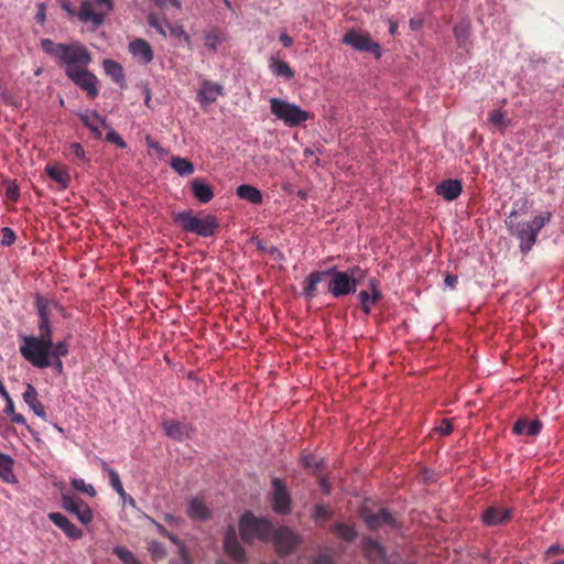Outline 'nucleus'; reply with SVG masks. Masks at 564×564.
Here are the masks:
<instances>
[{
	"instance_id": "obj_1",
	"label": "nucleus",
	"mask_w": 564,
	"mask_h": 564,
	"mask_svg": "<svg viewBox=\"0 0 564 564\" xmlns=\"http://www.w3.org/2000/svg\"><path fill=\"white\" fill-rule=\"evenodd\" d=\"M41 48L64 66L65 74L69 68L76 69L91 63L90 52L78 41L55 43L51 39H43L41 40Z\"/></svg>"
},
{
	"instance_id": "obj_2",
	"label": "nucleus",
	"mask_w": 564,
	"mask_h": 564,
	"mask_svg": "<svg viewBox=\"0 0 564 564\" xmlns=\"http://www.w3.org/2000/svg\"><path fill=\"white\" fill-rule=\"evenodd\" d=\"M61 7L70 20L77 19L95 29L101 25L113 10V0H82L78 9L69 0H61Z\"/></svg>"
},
{
	"instance_id": "obj_3",
	"label": "nucleus",
	"mask_w": 564,
	"mask_h": 564,
	"mask_svg": "<svg viewBox=\"0 0 564 564\" xmlns=\"http://www.w3.org/2000/svg\"><path fill=\"white\" fill-rule=\"evenodd\" d=\"M52 333L40 332V336H23L20 352L32 366L44 369L51 366Z\"/></svg>"
},
{
	"instance_id": "obj_4",
	"label": "nucleus",
	"mask_w": 564,
	"mask_h": 564,
	"mask_svg": "<svg viewBox=\"0 0 564 564\" xmlns=\"http://www.w3.org/2000/svg\"><path fill=\"white\" fill-rule=\"evenodd\" d=\"M551 213L546 212L535 216L531 221L509 225V229L520 241L522 252H529L536 242L538 234L551 220Z\"/></svg>"
},
{
	"instance_id": "obj_5",
	"label": "nucleus",
	"mask_w": 564,
	"mask_h": 564,
	"mask_svg": "<svg viewBox=\"0 0 564 564\" xmlns=\"http://www.w3.org/2000/svg\"><path fill=\"white\" fill-rule=\"evenodd\" d=\"M269 102L271 113L286 127H299L311 118V115L299 105L276 97L270 98Z\"/></svg>"
},
{
	"instance_id": "obj_6",
	"label": "nucleus",
	"mask_w": 564,
	"mask_h": 564,
	"mask_svg": "<svg viewBox=\"0 0 564 564\" xmlns=\"http://www.w3.org/2000/svg\"><path fill=\"white\" fill-rule=\"evenodd\" d=\"M174 220L186 232H193L200 237H212L218 228L216 217L206 215L203 218L192 212H181L174 215Z\"/></svg>"
},
{
	"instance_id": "obj_7",
	"label": "nucleus",
	"mask_w": 564,
	"mask_h": 564,
	"mask_svg": "<svg viewBox=\"0 0 564 564\" xmlns=\"http://www.w3.org/2000/svg\"><path fill=\"white\" fill-rule=\"evenodd\" d=\"M271 523L261 518H256L251 512H245L239 520L240 535L243 542L251 543L253 540L259 539L269 541L272 533Z\"/></svg>"
},
{
	"instance_id": "obj_8",
	"label": "nucleus",
	"mask_w": 564,
	"mask_h": 564,
	"mask_svg": "<svg viewBox=\"0 0 564 564\" xmlns=\"http://www.w3.org/2000/svg\"><path fill=\"white\" fill-rule=\"evenodd\" d=\"M341 42L356 51L371 53L377 59L382 56L380 44L375 42L368 32L361 33L356 30H348Z\"/></svg>"
},
{
	"instance_id": "obj_9",
	"label": "nucleus",
	"mask_w": 564,
	"mask_h": 564,
	"mask_svg": "<svg viewBox=\"0 0 564 564\" xmlns=\"http://www.w3.org/2000/svg\"><path fill=\"white\" fill-rule=\"evenodd\" d=\"M326 276H330L328 282V292L334 297L348 295L356 291V281L345 271H338L336 268L325 270Z\"/></svg>"
},
{
	"instance_id": "obj_10",
	"label": "nucleus",
	"mask_w": 564,
	"mask_h": 564,
	"mask_svg": "<svg viewBox=\"0 0 564 564\" xmlns=\"http://www.w3.org/2000/svg\"><path fill=\"white\" fill-rule=\"evenodd\" d=\"M88 66L78 67L76 69L69 68L65 74L78 88L87 94L89 99H95L98 94V78L87 69Z\"/></svg>"
},
{
	"instance_id": "obj_11",
	"label": "nucleus",
	"mask_w": 564,
	"mask_h": 564,
	"mask_svg": "<svg viewBox=\"0 0 564 564\" xmlns=\"http://www.w3.org/2000/svg\"><path fill=\"white\" fill-rule=\"evenodd\" d=\"M271 496V506L274 512L279 514L291 512V497L281 479L273 478Z\"/></svg>"
},
{
	"instance_id": "obj_12",
	"label": "nucleus",
	"mask_w": 564,
	"mask_h": 564,
	"mask_svg": "<svg viewBox=\"0 0 564 564\" xmlns=\"http://www.w3.org/2000/svg\"><path fill=\"white\" fill-rule=\"evenodd\" d=\"M270 540L273 542L276 552L283 555L291 552L300 542L299 536L288 528L272 529Z\"/></svg>"
},
{
	"instance_id": "obj_13",
	"label": "nucleus",
	"mask_w": 564,
	"mask_h": 564,
	"mask_svg": "<svg viewBox=\"0 0 564 564\" xmlns=\"http://www.w3.org/2000/svg\"><path fill=\"white\" fill-rule=\"evenodd\" d=\"M224 95V87L218 83H213L208 79H203L200 88L197 93V101L202 107L214 104L218 97Z\"/></svg>"
},
{
	"instance_id": "obj_14",
	"label": "nucleus",
	"mask_w": 564,
	"mask_h": 564,
	"mask_svg": "<svg viewBox=\"0 0 564 564\" xmlns=\"http://www.w3.org/2000/svg\"><path fill=\"white\" fill-rule=\"evenodd\" d=\"M63 507L65 510L76 516L83 524H89L93 521V511L89 506L79 500L76 501L70 497L63 496Z\"/></svg>"
},
{
	"instance_id": "obj_15",
	"label": "nucleus",
	"mask_w": 564,
	"mask_h": 564,
	"mask_svg": "<svg viewBox=\"0 0 564 564\" xmlns=\"http://www.w3.org/2000/svg\"><path fill=\"white\" fill-rule=\"evenodd\" d=\"M165 434L175 441H183L189 438L194 434L192 425L182 423L176 420H166L162 423Z\"/></svg>"
},
{
	"instance_id": "obj_16",
	"label": "nucleus",
	"mask_w": 564,
	"mask_h": 564,
	"mask_svg": "<svg viewBox=\"0 0 564 564\" xmlns=\"http://www.w3.org/2000/svg\"><path fill=\"white\" fill-rule=\"evenodd\" d=\"M224 547L228 556L232 560L237 562H242L245 560V551L237 540L236 530L232 525H229L226 531Z\"/></svg>"
},
{
	"instance_id": "obj_17",
	"label": "nucleus",
	"mask_w": 564,
	"mask_h": 564,
	"mask_svg": "<svg viewBox=\"0 0 564 564\" xmlns=\"http://www.w3.org/2000/svg\"><path fill=\"white\" fill-rule=\"evenodd\" d=\"M48 519L59 528L69 539L78 540L83 536V532L74 523H72L64 514L59 512L48 513Z\"/></svg>"
},
{
	"instance_id": "obj_18",
	"label": "nucleus",
	"mask_w": 564,
	"mask_h": 564,
	"mask_svg": "<svg viewBox=\"0 0 564 564\" xmlns=\"http://www.w3.org/2000/svg\"><path fill=\"white\" fill-rule=\"evenodd\" d=\"M435 192L445 200L456 199L463 192V184L459 180H445L437 184Z\"/></svg>"
},
{
	"instance_id": "obj_19",
	"label": "nucleus",
	"mask_w": 564,
	"mask_h": 564,
	"mask_svg": "<svg viewBox=\"0 0 564 564\" xmlns=\"http://www.w3.org/2000/svg\"><path fill=\"white\" fill-rule=\"evenodd\" d=\"M129 52L143 64H149L153 59V51L150 44L143 39H135L130 42Z\"/></svg>"
},
{
	"instance_id": "obj_20",
	"label": "nucleus",
	"mask_w": 564,
	"mask_h": 564,
	"mask_svg": "<svg viewBox=\"0 0 564 564\" xmlns=\"http://www.w3.org/2000/svg\"><path fill=\"white\" fill-rule=\"evenodd\" d=\"M23 401L28 404V406L39 417L46 420V412L44 405L39 400L37 391L35 388L28 383L25 387V391L22 394Z\"/></svg>"
},
{
	"instance_id": "obj_21",
	"label": "nucleus",
	"mask_w": 564,
	"mask_h": 564,
	"mask_svg": "<svg viewBox=\"0 0 564 564\" xmlns=\"http://www.w3.org/2000/svg\"><path fill=\"white\" fill-rule=\"evenodd\" d=\"M102 68L105 74L109 76L121 89L127 87L126 75L121 64L113 59H105L102 62Z\"/></svg>"
},
{
	"instance_id": "obj_22",
	"label": "nucleus",
	"mask_w": 564,
	"mask_h": 564,
	"mask_svg": "<svg viewBox=\"0 0 564 564\" xmlns=\"http://www.w3.org/2000/svg\"><path fill=\"white\" fill-rule=\"evenodd\" d=\"M361 516L367 527L371 530H376L382 524H394L392 516L386 509H381L377 513H368L364 511Z\"/></svg>"
},
{
	"instance_id": "obj_23",
	"label": "nucleus",
	"mask_w": 564,
	"mask_h": 564,
	"mask_svg": "<svg viewBox=\"0 0 564 564\" xmlns=\"http://www.w3.org/2000/svg\"><path fill=\"white\" fill-rule=\"evenodd\" d=\"M35 305L39 314V330L45 333H52V327L50 323V312L48 305L50 301L41 295L35 297Z\"/></svg>"
},
{
	"instance_id": "obj_24",
	"label": "nucleus",
	"mask_w": 564,
	"mask_h": 564,
	"mask_svg": "<svg viewBox=\"0 0 564 564\" xmlns=\"http://www.w3.org/2000/svg\"><path fill=\"white\" fill-rule=\"evenodd\" d=\"M203 39L208 51L215 53L227 41L228 36L226 32L212 28L204 32Z\"/></svg>"
},
{
	"instance_id": "obj_25",
	"label": "nucleus",
	"mask_w": 564,
	"mask_h": 564,
	"mask_svg": "<svg viewBox=\"0 0 564 564\" xmlns=\"http://www.w3.org/2000/svg\"><path fill=\"white\" fill-rule=\"evenodd\" d=\"M192 193L202 204L209 203L214 198L213 187L202 178H194L192 181Z\"/></svg>"
},
{
	"instance_id": "obj_26",
	"label": "nucleus",
	"mask_w": 564,
	"mask_h": 564,
	"mask_svg": "<svg viewBox=\"0 0 564 564\" xmlns=\"http://www.w3.org/2000/svg\"><path fill=\"white\" fill-rule=\"evenodd\" d=\"M79 118L95 137L100 138L102 135V128L106 126V120L98 112L80 113Z\"/></svg>"
},
{
	"instance_id": "obj_27",
	"label": "nucleus",
	"mask_w": 564,
	"mask_h": 564,
	"mask_svg": "<svg viewBox=\"0 0 564 564\" xmlns=\"http://www.w3.org/2000/svg\"><path fill=\"white\" fill-rule=\"evenodd\" d=\"M510 514V509L490 507L482 513V521L487 525H497L507 521Z\"/></svg>"
},
{
	"instance_id": "obj_28",
	"label": "nucleus",
	"mask_w": 564,
	"mask_h": 564,
	"mask_svg": "<svg viewBox=\"0 0 564 564\" xmlns=\"http://www.w3.org/2000/svg\"><path fill=\"white\" fill-rule=\"evenodd\" d=\"M237 196L240 199L249 202L254 205H260L263 200V195L259 188L249 184H242L237 187Z\"/></svg>"
},
{
	"instance_id": "obj_29",
	"label": "nucleus",
	"mask_w": 564,
	"mask_h": 564,
	"mask_svg": "<svg viewBox=\"0 0 564 564\" xmlns=\"http://www.w3.org/2000/svg\"><path fill=\"white\" fill-rule=\"evenodd\" d=\"M370 289H371V294H369L367 291H361L359 293L361 308L365 314H369L371 312L373 304L380 297V291H379L375 280L370 281Z\"/></svg>"
},
{
	"instance_id": "obj_30",
	"label": "nucleus",
	"mask_w": 564,
	"mask_h": 564,
	"mask_svg": "<svg viewBox=\"0 0 564 564\" xmlns=\"http://www.w3.org/2000/svg\"><path fill=\"white\" fill-rule=\"evenodd\" d=\"M542 430V423L539 420L533 421H525V420H518L512 431L514 434L521 435L527 434L529 436H535L538 435Z\"/></svg>"
},
{
	"instance_id": "obj_31",
	"label": "nucleus",
	"mask_w": 564,
	"mask_h": 564,
	"mask_svg": "<svg viewBox=\"0 0 564 564\" xmlns=\"http://www.w3.org/2000/svg\"><path fill=\"white\" fill-rule=\"evenodd\" d=\"M46 174L55 181L62 188H67L70 182V175L65 167L61 165H46Z\"/></svg>"
},
{
	"instance_id": "obj_32",
	"label": "nucleus",
	"mask_w": 564,
	"mask_h": 564,
	"mask_svg": "<svg viewBox=\"0 0 564 564\" xmlns=\"http://www.w3.org/2000/svg\"><path fill=\"white\" fill-rule=\"evenodd\" d=\"M269 68L273 75L283 77L288 80L294 77V72L292 70L291 66L286 62L281 61L275 56L270 57Z\"/></svg>"
},
{
	"instance_id": "obj_33",
	"label": "nucleus",
	"mask_w": 564,
	"mask_h": 564,
	"mask_svg": "<svg viewBox=\"0 0 564 564\" xmlns=\"http://www.w3.org/2000/svg\"><path fill=\"white\" fill-rule=\"evenodd\" d=\"M326 276L325 271H314L307 275L304 282L303 292L306 297L313 299L316 295L317 284Z\"/></svg>"
},
{
	"instance_id": "obj_34",
	"label": "nucleus",
	"mask_w": 564,
	"mask_h": 564,
	"mask_svg": "<svg viewBox=\"0 0 564 564\" xmlns=\"http://www.w3.org/2000/svg\"><path fill=\"white\" fill-rule=\"evenodd\" d=\"M187 514L192 519L205 520L209 517V510L203 500L193 498L188 502Z\"/></svg>"
},
{
	"instance_id": "obj_35",
	"label": "nucleus",
	"mask_w": 564,
	"mask_h": 564,
	"mask_svg": "<svg viewBox=\"0 0 564 564\" xmlns=\"http://www.w3.org/2000/svg\"><path fill=\"white\" fill-rule=\"evenodd\" d=\"M171 167L181 176H188L195 171L193 163L181 156L171 159Z\"/></svg>"
},
{
	"instance_id": "obj_36",
	"label": "nucleus",
	"mask_w": 564,
	"mask_h": 564,
	"mask_svg": "<svg viewBox=\"0 0 564 564\" xmlns=\"http://www.w3.org/2000/svg\"><path fill=\"white\" fill-rule=\"evenodd\" d=\"M100 467L109 476L110 486L120 496H124V489L118 473L111 468L105 460L100 459Z\"/></svg>"
},
{
	"instance_id": "obj_37",
	"label": "nucleus",
	"mask_w": 564,
	"mask_h": 564,
	"mask_svg": "<svg viewBox=\"0 0 564 564\" xmlns=\"http://www.w3.org/2000/svg\"><path fill=\"white\" fill-rule=\"evenodd\" d=\"M13 469V459L6 454H0V478L4 481L10 482Z\"/></svg>"
},
{
	"instance_id": "obj_38",
	"label": "nucleus",
	"mask_w": 564,
	"mask_h": 564,
	"mask_svg": "<svg viewBox=\"0 0 564 564\" xmlns=\"http://www.w3.org/2000/svg\"><path fill=\"white\" fill-rule=\"evenodd\" d=\"M488 121L494 127L506 129L511 126V121L505 117L503 111L492 110L488 113Z\"/></svg>"
},
{
	"instance_id": "obj_39",
	"label": "nucleus",
	"mask_w": 564,
	"mask_h": 564,
	"mask_svg": "<svg viewBox=\"0 0 564 564\" xmlns=\"http://www.w3.org/2000/svg\"><path fill=\"white\" fill-rule=\"evenodd\" d=\"M470 25L468 22L463 21L454 28V35L459 44L464 46L469 37Z\"/></svg>"
},
{
	"instance_id": "obj_40",
	"label": "nucleus",
	"mask_w": 564,
	"mask_h": 564,
	"mask_svg": "<svg viewBox=\"0 0 564 564\" xmlns=\"http://www.w3.org/2000/svg\"><path fill=\"white\" fill-rule=\"evenodd\" d=\"M113 553L122 561L124 564H142L134 554L127 549L126 546H116L113 549Z\"/></svg>"
},
{
	"instance_id": "obj_41",
	"label": "nucleus",
	"mask_w": 564,
	"mask_h": 564,
	"mask_svg": "<svg viewBox=\"0 0 564 564\" xmlns=\"http://www.w3.org/2000/svg\"><path fill=\"white\" fill-rule=\"evenodd\" d=\"M70 485L75 490L86 494L89 497H95L97 495L94 486L90 484H86L83 478H77V477L72 478Z\"/></svg>"
},
{
	"instance_id": "obj_42",
	"label": "nucleus",
	"mask_w": 564,
	"mask_h": 564,
	"mask_svg": "<svg viewBox=\"0 0 564 564\" xmlns=\"http://www.w3.org/2000/svg\"><path fill=\"white\" fill-rule=\"evenodd\" d=\"M335 532L339 538L346 541H352L356 538L355 528L348 524H337Z\"/></svg>"
},
{
	"instance_id": "obj_43",
	"label": "nucleus",
	"mask_w": 564,
	"mask_h": 564,
	"mask_svg": "<svg viewBox=\"0 0 564 564\" xmlns=\"http://www.w3.org/2000/svg\"><path fill=\"white\" fill-rule=\"evenodd\" d=\"M302 464L305 468L313 471L317 470L321 465V459L313 454L303 453L301 456Z\"/></svg>"
},
{
	"instance_id": "obj_44",
	"label": "nucleus",
	"mask_w": 564,
	"mask_h": 564,
	"mask_svg": "<svg viewBox=\"0 0 564 564\" xmlns=\"http://www.w3.org/2000/svg\"><path fill=\"white\" fill-rule=\"evenodd\" d=\"M68 354V345L65 341H58L55 345L53 344L51 348V357L52 358H61L65 357Z\"/></svg>"
},
{
	"instance_id": "obj_45",
	"label": "nucleus",
	"mask_w": 564,
	"mask_h": 564,
	"mask_svg": "<svg viewBox=\"0 0 564 564\" xmlns=\"http://www.w3.org/2000/svg\"><path fill=\"white\" fill-rule=\"evenodd\" d=\"M1 235H2V237H1L0 243L2 246L9 247L14 243L17 236H15V232L11 228L3 227L1 229Z\"/></svg>"
},
{
	"instance_id": "obj_46",
	"label": "nucleus",
	"mask_w": 564,
	"mask_h": 564,
	"mask_svg": "<svg viewBox=\"0 0 564 564\" xmlns=\"http://www.w3.org/2000/svg\"><path fill=\"white\" fill-rule=\"evenodd\" d=\"M148 550L155 560L162 558L165 555L163 544L158 541L150 542Z\"/></svg>"
},
{
	"instance_id": "obj_47",
	"label": "nucleus",
	"mask_w": 564,
	"mask_h": 564,
	"mask_svg": "<svg viewBox=\"0 0 564 564\" xmlns=\"http://www.w3.org/2000/svg\"><path fill=\"white\" fill-rule=\"evenodd\" d=\"M106 139L109 141V142H112L115 143L117 147H119L120 149H126L127 148V143L126 141L121 138V135L116 132L113 129H109V131L107 132V135H106Z\"/></svg>"
},
{
	"instance_id": "obj_48",
	"label": "nucleus",
	"mask_w": 564,
	"mask_h": 564,
	"mask_svg": "<svg viewBox=\"0 0 564 564\" xmlns=\"http://www.w3.org/2000/svg\"><path fill=\"white\" fill-rule=\"evenodd\" d=\"M6 195L10 200H18L20 196L19 186L13 182H8L6 185Z\"/></svg>"
},
{
	"instance_id": "obj_49",
	"label": "nucleus",
	"mask_w": 564,
	"mask_h": 564,
	"mask_svg": "<svg viewBox=\"0 0 564 564\" xmlns=\"http://www.w3.org/2000/svg\"><path fill=\"white\" fill-rule=\"evenodd\" d=\"M435 430L441 435H449L453 432L452 421L444 419Z\"/></svg>"
},
{
	"instance_id": "obj_50",
	"label": "nucleus",
	"mask_w": 564,
	"mask_h": 564,
	"mask_svg": "<svg viewBox=\"0 0 564 564\" xmlns=\"http://www.w3.org/2000/svg\"><path fill=\"white\" fill-rule=\"evenodd\" d=\"M70 150L74 153V155L82 162H87L86 153L84 148L78 142H73L70 144Z\"/></svg>"
},
{
	"instance_id": "obj_51",
	"label": "nucleus",
	"mask_w": 564,
	"mask_h": 564,
	"mask_svg": "<svg viewBox=\"0 0 564 564\" xmlns=\"http://www.w3.org/2000/svg\"><path fill=\"white\" fill-rule=\"evenodd\" d=\"M35 20L39 24L44 25V23L46 21V4L45 3L42 2V3L37 4Z\"/></svg>"
},
{
	"instance_id": "obj_52",
	"label": "nucleus",
	"mask_w": 564,
	"mask_h": 564,
	"mask_svg": "<svg viewBox=\"0 0 564 564\" xmlns=\"http://www.w3.org/2000/svg\"><path fill=\"white\" fill-rule=\"evenodd\" d=\"M557 554H564V547L558 544H553L546 550L545 557L551 558Z\"/></svg>"
},
{
	"instance_id": "obj_53",
	"label": "nucleus",
	"mask_w": 564,
	"mask_h": 564,
	"mask_svg": "<svg viewBox=\"0 0 564 564\" xmlns=\"http://www.w3.org/2000/svg\"><path fill=\"white\" fill-rule=\"evenodd\" d=\"M314 517L316 519H327L329 517L328 509L323 505H317L315 507Z\"/></svg>"
},
{
	"instance_id": "obj_54",
	"label": "nucleus",
	"mask_w": 564,
	"mask_h": 564,
	"mask_svg": "<svg viewBox=\"0 0 564 564\" xmlns=\"http://www.w3.org/2000/svg\"><path fill=\"white\" fill-rule=\"evenodd\" d=\"M145 142H147V145L150 149L154 150L155 152H158V153H163L164 152V150L160 145V143L158 141H155L154 139H152L150 135L145 137Z\"/></svg>"
},
{
	"instance_id": "obj_55",
	"label": "nucleus",
	"mask_w": 564,
	"mask_h": 564,
	"mask_svg": "<svg viewBox=\"0 0 564 564\" xmlns=\"http://www.w3.org/2000/svg\"><path fill=\"white\" fill-rule=\"evenodd\" d=\"M279 39L284 47H291L293 45V39L285 32L281 33Z\"/></svg>"
},
{
	"instance_id": "obj_56",
	"label": "nucleus",
	"mask_w": 564,
	"mask_h": 564,
	"mask_svg": "<svg viewBox=\"0 0 564 564\" xmlns=\"http://www.w3.org/2000/svg\"><path fill=\"white\" fill-rule=\"evenodd\" d=\"M457 281H458L457 276L456 275H452V274H447L445 276V280H444L445 285L451 288V289H455V286L457 284Z\"/></svg>"
},
{
	"instance_id": "obj_57",
	"label": "nucleus",
	"mask_w": 564,
	"mask_h": 564,
	"mask_svg": "<svg viewBox=\"0 0 564 564\" xmlns=\"http://www.w3.org/2000/svg\"><path fill=\"white\" fill-rule=\"evenodd\" d=\"M54 360L52 361L51 365L54 366L55 370L61 373L63 371V362L61 360V358H53Z\"/></svg>"
},
{
	"instance_id": "obj_58",
	"label": "nucleus",
	"mask_w": 564,
	"mask_h": 564,
	"mask_svg": "<svg viewBox=\"0 0 564 564\" xmlns=\"http://www.w3.org/2000/svg\"><path fill=\"white\" fill-rule=\"evenodd\" d=\"M156 527H158V530H159V532H160V533H162V534L166 535L171 541H173L174 543H176V541H177V540H176V538H175V536H173V535H171V534H170V533L164 529V527H163V525H161V524H156Z\"/></svg>"
},
{
	"instance_id": "obj_59",
	"label": "nucleus",
	"mask_w": 564,
	"mask_h": 564,
	"mask_svg": "<svg viewBox=\"0 0 564 564\" xmlns=\"http://www.w3.org/2000/svg\"><path fill=\"white\" fill-rule=\"evenodd\" d=\"M178 31H180V39H183L184 42L187 44V46L191 47L192 42H191L189 35L185 32V30H178Z\"/></svg>"
},
{
	"instance_id": "obj_60",
	"label": "nucleus",
	"mask_w": 564,
	"mask_h": 564,
	"mask_svg": "<svg viewBox=\"0 0 564 564\" xmlns=\"http://www.w3.org/2000/svg\"><path fill=\"white\" fill-rule=\"evenodd\" d=\"M319 486H321V488H322L324 494H329L330 488H329V485H328V482H327V480L325 478L321 479Z\"/></svg>"
},
{
	"instance_id": "obj_61",
	"label": "nucleus",
	"mask_w": 564,
	"mask_h": 564,
	"mask_svg": "<svg viewBox=\"0 0 564 564\" xmlns=\"http://www.w3.org/2000/svg\"><path fill=\"white\" fill-rule=\"evenodd\" d=\"M178 30H184V29L182 26H180V25L171 26L170 28L171 35H173L175 37H180V31Z\"/></svg>"
},
{
	"instance_id": "obj_62",
	"label": "nucleus",
	"mask_w": 564,
	"mask_h": 564,
	"mask_svg": "<svg viewBox=\"0 0 564 564\" xmlns=\"http://www.w3.org/2000/svg\"><path fill=\"white\" fill-rule=\"evenodd\" d=\"M314 564H330V561L326 556H319Z\"/></svg>"
},
{
	"instance_id": "obj_63",
	"label": "nucleus",
	"mask_w": 564,
	"mask_h": 564,
	"mask_svg": "<svg viewBox=\"0 0 564 564\" xmlns=\"http://www.w3.org/2000/svg\"><path fill=\"white\" fill-rule=\"evenodd\" d=\"M144 93H145V100H144V102H145V105L148 107H150L151 91H150V89L148 87H145Z\"/></svg>"
},
{
	"instance_id": "obj_64",
	"label": "nucleus",
	"mask_w": 564,
	"mask_h": 564,
	"mask_svg": "<svg viewBox=\"0 0 564 564\" xmlns=\"http://www.w3.org/2000/svg\"><path fill=\"white\" fill-rule=\"evenodd\" d=\"M410 25L413 30H417L421 28L422 23L421 21H416L414 19L410 20Z\"/></svg>"
}]
</instances>
